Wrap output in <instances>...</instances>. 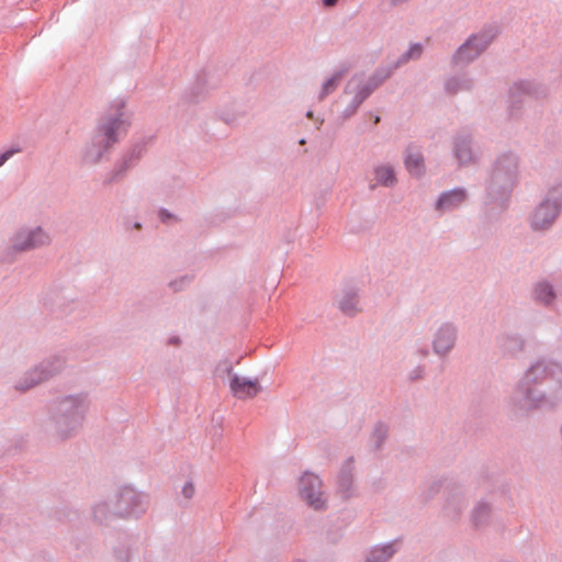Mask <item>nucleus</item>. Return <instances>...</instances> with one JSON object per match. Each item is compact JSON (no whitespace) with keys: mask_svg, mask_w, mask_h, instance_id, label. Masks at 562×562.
Instances as JSON below:
<instances>
[{"mask_svg":"<svg viewBox=\"0 0 562 562\" xmlns=\"http://www.w3.org/2000/svg\"><path fill=\"white\" fill-rule=\"evenodd\" d=\"M125 499H131L133 497V494L131 492H127L123 495Z\"/></svg>","mask_w":562,"mask_h":562,"instance_id":"4be33fe9","label":"nucleus"},{"mask_svg":"<svg viewBox=\"0 0 562 562\" xmlns=\"http://www.w3.org/2000/svg\"><path fill=\"white\" fill-rule=\"evenodd\" d=\"M124 131L125 121L123 120V113L117 110V112L113 116H110L98 130L93 137V145L106 149L117 140V135Z\"/></svg>","mask_w":562,"mask_h":562,"instance_id":"f257e3e1","label":"nucleus"},{"mask_svg":"<svg viewBox=\"0 0 562 562\" xmlns=\"http://www.w3.org/2000/svg\"><path fill=\"white\" fill-rule=\"evenodd\" d=\"M393 553L394 551L391 546L374 549L371 552L368 562H385L393 555Z\"/></svg>","mask_w":562,"mask_h":562,"instance_id":"9b49d317","label":"nucleus"},{"mask_svg":"<svg viewBox=\"0 0 562 562\" xmlns=\"http://www.w3.org/2000/svg\"><path fill=\"white\" fill-rule=\"evenodd\" d=\"M258 389H232L233 396L237 400L246 401L257 395Z\"/></svg>","mask_w":562,"mask_h":562,"instance_id":"4468645a","label":"nucleus"},{"mask_svg":"<svg viewBox=\"0 0 562 562\" xmlns=\"http://www.w3.org/2000/svg\"><path fill=\"white\" fill-rule=\"evenodd\" d=\"M537 299L549 303L553 299L552 288L547 283H540L536 289Z\"/></svg>","mask_w":562,"mask_h":562,"instance_id":"ddd939ff","label":"nucleus"},{"mask_svg":"<svg viewBox=\"0 0 562 562\" xmlns=\"http://www.w3.org/2000/svg\"><path fill=\"white\" fill-rule=\"evenodd\" d=\"M375 179L383 186H392L395 182L394 171L391 167H380L375 170Z\"/></svg>","mask_w":562,"mask_h":562,"instance_id":"9d476101","label":"nucleus"},{"mask_svg":"<svg viewBox=\"0 0 562 562\" xmlns=\"http://www.w3.org/2000/svg\"><path fill=\"white\" fill-rule=\"evenodd\" d=\"M493 36L480 34L472 36L464 45L460 47L456 55L459 61H471L476 58L491 43Z\"/></svg>","mask_w":562,"mask_h":562,"instance_id":"7ed1b4c3","label":"nucleus"},{"mask_svg":"<svg viewBox=\"0 0 562 562\" xmlns=\"http://www.w3.org/2000/svg\"><path fill=\"white\" fill-rule=\"evenodd\" d=\"M420 52H422V47H420V45H415V46H413V47L411 48V50H409V56H412V57H413V56H419Z\"/></svg>","mask_w":562,"mask_h":562,"instance_id":"6ab92c4d","label":"nucleus"},{"mask_svg":"<svg viewBox=\"0 0 562 562\" xmlns=\"http://www.w3.org/2000/svg\"><path fill=\"white\" fill-rule=\"evenodd\" d=\"M258 383H259L258 381H251V380L240 379L238 376H233L232 380H231V385L229 386H249V387H252V386H256Z\"/></svg>","mask_w":562,"mask_h":562,"instance_id":"2eb2a0df","label":"nucleus"},{"mask_svg":"<svg viewBox=\"0 0 562 562\" xmlns=\"http://www.w3.org/2000/svg\"><path fill=\"white\" fill-rule=\"evenodd\" d=\"M322 482L313 474H304L300 480L301 497L314 509H321L325 505L321 491Z\"/></svg>","mask_w":562,"mask_h":562,"instance_id":"f03ea898","label":"nucleus"},{"mask_svg":"<svg viewBox=\"0 0 562 562\" xmlns=\"http://www.w3.org/2000/svg\"><path fill=\"white\" fill-rule=\"evenodd\" d=\"M307 116H308V117H312V116H313V113H312L311 111H310V112H307Z\"/></svg>","mask_w":562,"mask_h":562,"instance_id":"5701e85b","label":"nucleus"},{"mask_svg":"<svg viewBox=\"0 0 562 562\" xmlns=\"http://www.w3.org/2000/svg\"><path fill=\"white\" fill-rule=\"evenodd\" d=\"M182 494L186 498H191L194 494V486L192 483H187L182 488Z\"/></svg>","mask_w":562,"mask_h":562,"instance_id":"a211bd4d","label":"nucleus"},{"mask_svg":"<svg viewBox=\"0 0 562 562\" xmlns=\"http://www.w3.org/2000/svg\"><path fill=\"white\" fill-rule=\"evenodd\" d=\"M21 149H9L7 151H4L3 154L0 155V167L8 160L10 159L15 153H20Z\"/></svg>","mask_w":562,"mask_h":562,"instance_id":"f3484780","label":"nucleus"},{"mask_svg":"<svg viewBox=\"0 0 562 562\" xmlns=\"http://www.w3.org/2000/svg\"><path fill=\"white\" fill-rule=\"evenodd\" d=\"M344 77V72L342 71H338L336 72L335 75H333L331 78H329L324 85H323V88H322V92H321V95L319 98L321 99H324L326 95H328L329 93H331L338 86V83L340 82V80L342 79Z\"/></svg>","mask_w":562,"mask_h":562,"instance_id":"f8f14e48","label":"nucleus"},{"mask_svg":"<svg viewBox=\"0 0 562 562\" xmlns=\"http://www.w3.org/2000/svg\"><path fill=\"white\" fill-rule=\"evenodd\" d=\"M337 2V0H323V4L326 7H331Z\"/></svg>","mask_w":562,"mask_h":562,"instance_id":"412c9836","label":"nucleus"},{"mask_svg":"<svg viewBox=\"0 0 562 562\" xmlns=\"http://www.w3.org/2000/svg\"><path fill=\"white\" fill-rule=\"evenodd\" d=\"M464 200L465 193L462 190H453L443 194L439 199L437 207L442 211L450 210L454 206L460 205Z\"/></svg>","mask_w":562,"mask_h":562,"instance_id":"0eeeda50","label":"nucleus"},{"mask_svg":"<svg viewBox=\"0 0 562 562\" xmlns=\"http://www.w3.org/2000/svg\"><path fill=\"white\" fill-rule=\"evenodd\" d=\"M454 342L453 330L445 328L439 330L434 341V348L437 353L443 355L448 352Z\"/></svg>","mask_w":562,"mask_h":562,"instance_id":"423d86ee","label":"nucleus"},{"mask_svg":"<svg viewBox=\"0 0 562 562\" xmlns=\"http://www.w3.org/2000/svg\"><path fill=\"white\" fill-rule=\"evenodd\" d=\"M359 301L355 293H346L339 301L341 311L348 315H352L359 311Z\"/></svg>","mask_w":562,"mask_h":562,"instance_id":"1a4fd4ad","label":"nucleus"},{"mask_svg":"<svg viewBox=\"0 0 562 562\" xmlns=\"http://www.w3.org/2000/svg\"><path fill=\"white\" fill-rule=\"evenodd\" d=\"M370 93V90L362 92L359 97H357V104L361 103Z\"/></svg>","mask_w":562,"mask_h":562,"instance_id":"aec40b11","label":"nucleus"},{"mask_svg":"<svg viewBox=\"0 0 562 562\" xmlns=\"http://www.w3.org/2000/svg\"><path fill=\"white\" fill-rule=\"evenodd\" d=\"M405 165L411 175L419 176L424 171V160L418 151H409L405 158Z\"/></svg>","mask_w":562,"mask_h":562,"instance_id":"6e6552de","label":"nucleus"},{"mask_svg":"<svg viewBox=\"0 0 562 562\" xmlns=\"http://www.w3.org/2000/svg\"><path fill=\"white\" fill-rule=\"evenodd\" d=\"M353 80L351 82L348 83V89L351 88V85H352Z\"/></svg>","mask_w":562,"mask_h":562,"instance_id":"b1692460","label":"nucleus"},{"mask_svg":"<svg viewBox=\"0 0 562 562\" xmlns=\"http://www.w3.org/2000/svg\"><path fill=\"white\" fill-rule=\"evenodd\" d=\"M48 240V235L42 228L24 229L14 237L13 247L19 250H27L44 245Z\"/></svg>","mask_w":562,"mask_h":562,"instance_id":"20e7f679","label":"nucleus"},{"mask_svg":"<svg viewBox=\"0 0 562 562\" xmlns=\"http://www.w3.org/2000/svg\"><path fill=\"white\" fill-rule=\"evenodd\" d=\"M457 157L461 162H465L470 159V150L465 145H462L457 149Z\"/></svg>","mask_w":562,"mask_h":562,"instance_id":"dca6fc26","label":"nucleus"},{"mask_svg":"<svg viewBox=\"0 0 562 562\" xmlns=\"http://www.w3.org/2000/svg\"><path fill=\"white\" fill-rule=\"evenodd\" d=\"M559 212V206L549 202L542 203L532 216V226L535 229H544L549 227Z\"/></svg>","mask_w":562,"mask_h":562,"instance_id":"39448f33","label":"nucleus"}]
</instances>
